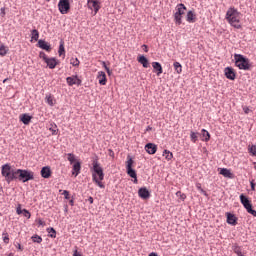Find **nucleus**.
<instances>
[{
  "label": "nucleus",
  "mask_w": 256,
  "mask_h": 256,
  "mask_svg": "<svg viewBox=\"0 0 256 256\" xmlns=\"http://www.w3.org/2000/svg\"><path fill=\"white\" fill-rule=\"evenodd\" d=\"M79 173H81V162L77 161L73 164L72 175H74V177H77Z\"/></svg>",
  "instance_id": "obj_15"
},
{
  "label": "nucleus",
  "mask_w": 256,
  "mask_h": 256,
  "mask_svg": "<svg viewBox=\"0 0 256 256\" xmlns=\"http://www.w3.org/2000/svg\"><path fill=\"white\" fill-rule=\"evenodd\" d=\"M234 253H236L238 256H239V254L242 255L241 249H239V247H236V248L234 249Z\"/></svg>",
  "instance_id": "obj_49"
},
{
  "label": "nucleus",
  "mask_w": 256,
  "mask_h": 256,
  "mask_svg": "<svg viewBox=\"0 0 256 256\" xmlns=\"http://www.w3.org/2000/svg\"><path fill=\"white\" fill-rule=\"evenodd\" d=\"M248 153H250V155H252V157H256V145H249Z\"/></svg>",
  "instance_id": "obj_30"
},
{
  "label": "nucleus",
  "mask_w": 256,
  "mask_h": 256,
  "mask_svg": "<svg viewBox=\"0 0 256 256\" xmlns=\"http://www.w3.org/2000/svg\"><path fill=\"white\" fill-rule=\"evenodd\" d=\"M7 81H9L8 78L4 79V80H3V83H7Z\"/></svg>",
  "instance_id": "obj_60"
},
{
  "label": "nucleus",
  "mask_w": 256,
  "mask_h": 256,
  "mask_svg": "<svg viewBox=\"0 0 256 256\" xmlns=\"http://www.w3.org/2000/svg\"><path fill=\"white\" fill-rule=\"evenodd\" d=\"M145 151L148 152L149 155H155V153H157V145L148 143L145 145Z\"/></svg>",
  "instance_id": "obj_12"
},
{
  "label": "nucleus",
  "mask_w": 256,
  "mask_h": 256,
  "mask_svg": "<svg viewBox=\"0 0 256 256\" xmlns=\"http://www.w3.org/2000/svg\"><path fill=\"white\" fill-rule=\"evenodd\" d=\"M243 111H244V113H245L246 115H249V112H250L251 110L249 109V107H244V108H243Z\"/></svg>",
  "instance_id": "obj_50"
},
{
  "label": "nucleus",
  "mask_w": 256,
  "mask_h": 256,
  "mask_svg": "<svg viewBox=\"0 0 256 256\" xmlns=\"http://www.w3.org/2000/svg\"><path fill=\"white\" fill-rule=\"evenodd\" d=\"M243 17V14L237 10L235 7H230L227 12L225 19L228 21L229 25L231 27H234V29H241L243 26L241 25V18Z\"/></svg>",
  "instance_id": "obj_1"
},
{
  "label": "nucleus",
  "mask_w": 256,
  "mask_h": 256,
  "mask_svg": "<svg viewBox=\"0 0 256 256\" xmlns=\"http://www.w3.org/2000/svg\"><path fill=\"white\" fill-rule=\"evenodd\" d=\"M126 171L127 175L134 179L135 185H137L138 180H137V172L133 169V158L128 157V160L126 161Z\"/></svg>",
  "instance_id": "obj_6"
},
{
  "label": "nucleus",
  "mask_w": 256,
  "mask_h": 256,
  "mask_svg": "<svg viewBox=\"0 0 256 256\" xmlns=\"http://www.w3.org/2000/svg\"><path fill=\"white\" fill-rule=\"evenodd\" d=\"M247 213H250V215H253V217H256V211L253 210V207H251L249 210H247Z\"/></svg>",
  "instance_id": "obj_48"
},
{
  "label": "nucleus",
  "mask_w": 256,
  "mask_h": 256,
  "mask_svg": "<svg viewBox=\"0 0 256 256\" xmlns=\"http://www.w3.org/2000/svg\"><path fill=\"white\" fill-rule=\"evenodd\" d=\"M49 131H51L52 135H57V132L59 131V129H57L56 124H51V127L49 128Z\"/></svg>",
  "instance_id": "obj_37"
},
{
  "label": "nucleus",
  "mask_w": 256,
  "mask_h": 256,
  "mask_svg": "<svg viewBox=\"0 0 256 256\" xmlns=\"http://www.w3.org/2000/svg\"><path fill=\"white\" fill-rule=\"evenodd\" d=\"M224 73L227 79H230V81H235L236 74L235 70L232 67L225 68Z\"/></svg>",
  "instance_id": "obj_11"
},
{
  "label": "nucleus",
  "mask_w": 256,
  "mask_h": 256,
  "mask_svg": "<svg viewBox=\"0 0 256 256\" xmlns=\"http://www.w3.org/2000/svg\"><path fill=\"white\" fill-rule=\"evenodd\" d=\"M174 69L178 75H181L183 73V66L179 62H174Z\"/></svg>",
  "instance_id": "obj_25"
},
{
  "label": "nucleus",
  "mask_w": 256,
  "mask_h": 256,
  "mask_svg": "<svg viewBox=\"0 0 256 256\" xmlns=\"http://www.w3.org/2000/svg\"><path fill=\"white\" fill-rule=\"evenodd\" d=\"M196 187L198 191L202 192L204 195H207V192H205V190H203V188L201 187V183H197Z\"/></svg>",
  "instance_id": "obj_44"
},
{
  "label": "nucleus",
  "mask_w": 256,
  "mask_h": 256,
  "mask_svg": "<svg viewBox=\"0 0 256 256\" xmlns=\"http://www.w3.org/2000/svg\"><path fill=\"white\" fill-rule=\"evenodd\" d=\"M2 239L5 245H9V234L7 232L2 233Z\"/></svg>",
  "instance_id": "obj_36"
},
{
  "label": "nucleus",
  "mask_w": 256,
  "mask_h": 256,
  "mask_svg": "<svg viewBox=\"0 0 256 256\" xmlns=\"http://www.w3.org/2000/svg\"><path fill=\"white\" fill-rule=\"evenodd\" d=\"M87 7L94 12V15H97L101 9V0H87Z\"/></svg>",
  "instance_id": "obj_7"
},
{
  "label": "nucleus",
  "mask_w": 256,
  "mask_h": 256,
  "mask_svg": "<svg viewBox=\"0 0 256 256\" xmlns=\"http://www.w3.org/2000/svg\"><path fill=\"white\" fill-rule=\"evenodd\" d=\"M62 195H64V198H65V199H71V196H70V194H69V191H67V190H64L63 193H62Z\"/></svg>",
  "instance_id": "obj_46"
},
{
  "label": "nucleus",
  "mask_w": 256,
  "mask_h": 256,
  "mask_svg": "<svg viewBox=\"0 0 256 256\" xmlns=\"http://www.w3.org/2000/svg\"><path fill=\"white\" fill-rule=\"evenodd\" d=\"M67 157H68V161L70 162V165H73V163H77V161L75 160V154L68 153Z\"/></svg>",
  "instance_id": "obj_32"
},
{
  "label": "nucleus",
  "mask_w": 256,
  "mask_h": 256,
  "mask_svg": "<svg viewBox=\"0 0 256 256\" xmlns=\"http://www.w3.org/2000/svg\"><path fill=\"white\" fill-rule=\"evenodd\" d=\"M58 53L60 57H63V59H65V46L63 45V43L60 44Z\"/></svg>",
  "instance_id": "obj_31"
},
{
  "label": "nucleus",
  "mask_w": 256,
  "mask_h": 256,
  "mask_svg": "<svg viewBox=\"0 0 256 256\" xmlns=\"http://www.w3.org/2000/svg\"><path fill=\"white\" fill-rule=\"evenodd\" d=\"M1 11H2V15H5V9H1Z\"/></svg>",
  "instance_id": "obj_59"
},
{
  "label": "nucleus",
  "mask_w": 256,
  "mask_h": 256,
  "mask_svg": "<svg viewBox=\"0 0 256 256\" xmlns=\"http://www.w3.org/2000/svg\"><path fill=\"white\" fill-rule=\"evenodd\" d=\"M15 179H19L22 183H27V181H32L35 177L34 173L31 171L16 169Z\"/></svg>",
  "instance_id": "obj_5"
},
{
  "label": "nucleus",
  "mask_w": 256,
  "mask_h": 256,
  "mask_svg": "<svg viewBox=\"0 0 256 256\" xmlns=\"http://www.w3.org/2000/svg\"><path fill=\"white\" fill-rule=\"evenodd\" d=\"M163 157H165L167 161H171V159H173V153L169 150H164Z\"/></svg>",
  "instance_id": "obj_29"
},
{
  "label": "nucleus",
  "mask_w": 256,
  "mask_h": 256,
  "mask_svg": "<svg viewBox=\"0 0 256 256\" xmlns=\"http://www.w3.org/2000/svg\"><path fill=\"white\" fill-rule=\"evenodd\" d=\"M145 53H147L149 50L147 49V45H143Z\"/></svg>",
  "instance_id": "obj_55"
},
{
  "label": "nucleus",
  "mask_w": 256,
  "mask_h": 256,
  "mask_svg": "<svg viewBox=\"0 0 256 256\" xmlns=\"http://www.w3.org/2000/svg\"><path fill=\"white\" fill-rule=\"evenodd\" d=\"M58 9L61 15H67V13H69V10L71 9V4L69 3V0H60L58 2Z\"/></svg>",
  "instance_id": "obj_8"
},
{
  "label": "nucleus",
  "mask_w": 256,
  "mask_h": 256,
  "mask_svg": "<svg viewBox=\"0 0 256 256\" xmlns=\"http://www.w3.org/2000/svg\"><path fill=\"white\" fill-rule=\"evenodd\" d=\"M8 256H14L13 253H10Z\"/></svg>",
  "instance_id": "obj_64"
},
{
  "label": "nucleus",
  "mask_w": 256,
  "mask_h": 256,
  "mask_svg": "<svg viewBox=\"0 0 256 256\" xmlns=\"http://www.w3.org/2000/svg\"><path fill=\"white\" fill-rule=\"evenodd\" d=\"M93 173H92V180L100 189H105V184L101 181L105 179V174L103 173V168L98 161L93 162Z\"/></svg>",
  "instance_id": "obj_2"
},
{
  "label": "nucleus",
  "mask_w": 256,
  "mask_h": 256,
  "mask_svg": "<svg viewBox=\"0 0 256 256\" xmlns=\"http://www.w3.org/2000/svg\"><path fill=\"white\" fill-rule=\"evenodd\" d=\"M99 85H107V75L103 71H99L97 75Z\"/></svg>",
  "instance_id": "obj_13"
},
{
  "label": "nucleus",
  "mask_w": 256,
  "mask_h": 256,
  "mask_svg": "<svg viewBox=\"0 0 256 256\" xmlns=\"http://www.w3.org/2000/svg\"><path fill=\"white\" fill-rule=\"evenodd\" d=\"M16 248L18 249V251H23V248L21 247L20 243L16 244Z\"/></svg>",
  "instance_id": "obj_52"
},
{
  "label": "nucleus",
  "mask_w": 256,
  "mask_h": 256,
  "mask_svg": "<svg viewBox=\"0 0 256 256\" xmlns=\"http://www.w3.org/2000/svg\"><path fill=\"white\" fill-rule=\"evenodd\" d=\"M138 195L141 199H149L151 194L149 193V190H147V188H140L138 190Z\"/></svg>",
  "instance_id": "obj_16"
},
{
  "label": "nucleus",
  "mask_w": 256,
  "mask_h": 256,
  "mask_svg": "<svg viewBox=\"0 0 256 256\" xmlns=\"http://www.w3.org/2000/svg\"><path fill=\"white\" fill-rule=\"evenodd\" d=\"M2 176L5 177V181L7 183H11V181H15L17 170L12 169L11 165L5 164L1 168Z\"/></svg>",
  "instance_id": "obj_3"
},
{
  "label": "nucleus",
  "mask_w": 256,
  "mask_h": 256,
  "mask_svg": "<svg viewBox=\"0 0 256 256\" xmlns=\"http://www.w3.org/2000/svg\"><path fill=\"white\" fill-rule=\"evenodd\" d=\"M88 201H89L90 205H93V197H89Z\"/></svg>",
  "instance_id": "obj_54"
},
{
  "label": "nucleus",
  "mask_w": 256,
  "mask_h": 256,
  "mask_svg": "<svg viewBox=\"0 0 256 256\" xmlns=\"http://www.w3.org/2000/svg\"><path fill=\"white\" fill-rule=\"evenodd\" d=\"M31 39L34 41H39V31L37 29L31 31Z\"/></svg>",
  "instance_id": "obj_28"
},
{
  "label": "nucleus",
  "mask_w": 256,
  "mask_h": 256,
  "mask_svg": "<svg viewBox=\"0 0 256 256\" xmlns=\"http://www.w3.org/2000/svg\"><path fill=\"white\" fill-rule=\"evenodd\" d=\"M226 217L228 225H237V217H235V215L227 212Z\"/></svg>",
  "instance_id": "obj_17"
},
{
  "label": "nucleus",
  "mask_w": 256,
  "mask_h": 256,
  "mask_svg": "<svg viewBox=\"0 0 256 256\" xmlns=\"http://www.w3.org/2000/svg\"><path fill=\"white\" fill-rule=\"evenodd\" d=\"M38 224H39L41 227H44L45 222H44L43 220H38Z\"/></svg>",
  "instance_id": "obj_53"
},
{
  "label": "nucleus",
  "mask_w": 256,
  "mask_h": 256,
  "mask_svg": "<svg viewBox=\"0 0 256 256\" xmlns=\"http://www.w3.org/2000/svg\"><path fill=\"white\" fill-rule=\"evenodd\" d=\"M153 128L151 127V126H148L147 128H146V131H151Z\"/></svg>",
  "instance_id": "obj_56"
},
{
  "label": "nucleus",
  "mask_w": 256,
  "mask_h": 256,
  "mask_svg": "<svg viewBox=\"0 0 256 256\" xmlns=\"http://www.w3.org/2000/svg\"><path fill=\"white\" fill-rule=\"evenodd\" d=\"M67 85L69 87H73V85H77L78 87L81 86V79H79V76L73 75L66 78Z\"/></svg>",
  "instance_id": "obj_9"
},
{
  "label": "nucleus",
  "mask_w": 256,
  "mask_h": 256,
  "mask_svg": "<svg viewBox=\"0 0 256 256\" xmlns=\"http://www.w3.org/2000/svg\"><path fill=\"white\" fill-rule=\"evenodd\" d=\"M174 17H175L176 25H181V14L175 13Z\"/></svg>",
  "instance_id": "obj_41"
},
{
  "label": "nucleus",
  "mask_w": 256,
  "mask_h": 256,
  "mask_svg": "<svg viewBox=\"0 0 256 256\" xmlns=\"http://www.w3.org/2000/svg\"><path fill=\"white\" fill-rule=\"evenodd\" d=\"M70 205H73V200H70Z\"/></svg>",
  "instance_id": "obj_63"
},
{
  "label": "nucleus",
  "mask_w": 256,
  "mask_h": 256,
  "mask_svg": "<svg viewBox=\"0 0 256 256\" xmlns=\"http://www.w3.org/2000/svg\"><path fill=\"white\" fill-rule=\"evenodd\" d=\"M73 256H83V254H81L80 252L75 250L74 253H73Z\"/></svg>",
  "instance_id": "obj_51"
},
{
  "label": "nucleus",
  "mask_w": 256,
  "mask_h": 256,
  "mask_svg": "<svg viewBox=\"0 0 256 256\" xmlns=\"http://www.w3.org/2000/svg\"><path fill=\"white\" fill-rule=\"evenodd\" d=\"M138 63H140L145 69L149 67V60L145 56H139L137 58Z\"/></svg>",
  "instance_id": "obj_22"
},
{
  "label": "nucleus",
  "mask_w": 256,
  "mask_h": 256,
  "mask_svg": "<svg viewBox=\"0 0 256 256\" xmlns=\"http://www.w3.org/2000/svg\"><path fill=\"white\" fill-rule=\"evenodd\" d=\"M22 215L26 217V219H31V212H29L27 209H23Z\"/></svg>",
  "instance_id": "obj_40"
},
{
  "label": "nucleus",
  "mask_w": 256,
  "mask_h": 256,
  "mask_svg": "<svg viewBox=\"0 0 256 256\" xmlns=\"http://www.w3.org/2000/svg\"><path fill=\"white\" fill-rule=\"evenodd\" d=\"M46 103H48L50 107H53V105H55V99H53V96H46Z\"/></svg>",
  "instance_id": "obj_33"
},
{
  "label": "nucleus",
  "mask_w": 256,
  "mask_h": 256,
  "mask_svg": "<svg viewBox=\"0 0 256 256\" xmlns=\"http://www.w3.org/2000/svg\"><path fill=\"white\" fill-rule=\"evenodd\" d=\"M251 189L255 190V184L254 183H251Z\"/></svg>",
  "instance_id": "obj_57"
},
{
  "label": "nucleus",
  "mask_w": 256,
  "mask_h": 256,
  "mask_svg": "<svg viewBox=\"0 0 256 256\" xmlns=\"http://www.w3.org/2000/svg\"><path fill=\"white\" fill-rule=\"evenodd\" d=\"M33 243H42L43 242V238H41V236L39 235H34L31 237Z\"/></svg>",
  "instance_id": "obj_34"
},
{
  "label": "nucleus",
  "mask_w": 256,
  "mask_h": 256,
  "mask_svg": "<svg viewBox=\"0 0 256 256\" xmlns=\"http://www.w3.org/2000/svg\"><path fill=\"white\" fill-rule=\"evenodd\" d=\"M186 10H187V7H185V4H179L177 6V12L176 13L178 15H184Z\"/></svg>",
  "instance_id": "obj_26"
},
{
  "label": "nucleus",
  "mask_w": 256,
  "mask_h": 256,
  "mask_svg": "<svg viewBox=\"0 0 256 256\" xmlns=\"http://www.w3.org/2000/svg\"><path fill=\"white\" fill-rule=\"evenodd\" d=\"M201 135L204 138L203 141H205L207 143V141H209L211 139V134L209 133V131L202 129L201 130Z\"/></svg>",
  "instance_id": "obj_24"
},
{
  "label": "nucleus",
  "mask_w": 256,
  "mask_h": 256,
  "mask_svg": "<svg viewBox=\"0 0 256 256\" xmlns=\"http://www.w3.org/2000/svg\"><path fill=\"white\" fill-rule=\"evenodd\" d=\"M186 21H188V23H195V14L193 13V11H189L187 13Z\"/></svg>",
  "instance_id": "obj_27"
},
{
  "label": "nucleus",
  "mask_w": 256,
  "mask_h": 256,
  "mask_svg": "<svg viewBox=\"0 0 256 256\" xmlns=\"http://www.w3.org/2000/svg\"><path fill=\"white\" fill-rule=\"evenodd\" d=\"M220 175H223V177H227L228 179H233V173L227 168L220 169Z\"/></svg>",
  "instance_id": "obj_21"
},
{
  "label": "nucleus",
  "mask_w": 256,
  "mask_h": 256,
  "mask_svg": "<svg viewBox=\"0 0 256 256\" xmlns=\"http://www.w3.org/2000/svg\"><path fill=\"white\" fill-rule=\"evenodd\" d=\"M38 47H40V49H44V51H51V45H49L45 40H39Z\"/></svg>",
  "instance_id": "obj_19"
},
{
  "label": "nucleus",
  "mask_w": 256,
  "mask_h": 256,
  "mask_svg": "<svg viewBox=\"0 0 256 256\" xmlns=\"http://www.w3.org/2000/svg\"><path fill=\"white\" fill-rule=\"evenodd\" d=\"M44 63L47 64V67H49V69H55L58 62L55 58H48Z\"/></svg>",
  "instance_id": "obj_18"
},
{
  "label": "nucleus",
  "mask_w": 256,
  "mask_h": 256,
  "mask_svg": "<svg viewBox=\"0 0 256 256\" xmlns=\"http://www.w3.org/2000/svg\"><path fill=\"white\" fill-rule=\"evenodd\" d=\"M16 213L17 215H22L23 209L21 208V204H18V206L16 207Z\"/></svg>",
  "instance_id": "obj_45"
},
{
  "label": "nucleus",
  "mask_w": 256,
  "mask_h": 256,
  "mask_svg": "<svg viewBox=\"0 0 256 256\" xmlns=\"http://www.w3.org/2000/svg\"><path fill=\"white\" fill-rule=\"evenodd\" d=\"M39 57L40 59H43L44 62H46L49 59V57H47V54H45V52H40Z\"/></svg>",
  "instance_id": "obj_42"
},
{
  "label": "nucleus",
  "mask_w": 256,
  "mask_h": 256,
  "mask_svg": "<svg viewBox=\"0 0 256 256\" xmlns=\"http://www.w3.org/2000/svg\"><path fill=\"white\" fill-rule=\"evenodd\" d=\"M240 202L242 203L246 211H248L251 207H253L249 198H247V196H244L243 194L240 195Z\"/></svg>",
  "instance_id": "obj_10"
},
{
  "label": "nucleus",
  "mask_w": 256,
  "mask_h": 256,
  "mask_svg": "<svg viewBox=\"0 0 256 256\" xmlns=\"http://www.w3.org/2000/svg\"><path fill=\"white\" fill-rule=\"evenodd\" d=\"M176 195H177V197H179V196L181 195V191H178V192L176 193Z\"/></svg>",
  "instance_id": "obj_58"
},
{
  "label": "nucleus",
  "mask_w": 256,
  "mask_h": 256,
  "mask_svg": "<svg viewBox=\"0 0 256 256\" xmlns=\"http://www.w3.org/2000/svg\"><path fill=\"white\" fill-rule=\"evenodd\" d=\"M41 177H43L44 179H49V177H51V167L49 166H45L41 169Z\"/></svg>",
  "instance_id": "obj_14"
},
{
  "label": "nucleus",
  "mask_w": 256,
  "mask_h": 256,
  "mask_svg": "<svg viewBox=\"0 0 256 256\" xmlns=\"http://www.w3.org/2000/svg\"><path fill=\"white\" fill-rule=\"evenodd\" d=\"M182 199H185V194L180 195Z\"/></svg>",
  "instance_id": "obj_61"
},
{
  "label": "nucleus",
  "mask_w": 256,
  "mask_h": 256,
  "mask_svg": "<svg viewBox=\"0 0 256 256\" xmlns=\"http://www.w3.org/2000/svg\"><path fill=\"white\" fill-rule=\"evenodd\" d=\"M79 59L75 58L71 60V65H73V67H79Z\"/></svg>",
  "instance_id": "obj_43"
},
{
  "label": "nucleus",
  "mask_w": 256,
  "mask_h": 256,
  "mask_svg": "<svg viewBox=\"0 0 256 256\" xmlns=\"http://www.w3.org/2000/svg\"><path fill=\"white\" fill-rule=\"evenodd\" d=\"M48 233L50 234V237L52 239H55V237H57V231H55L53 228H48Z\"/></svg>",
  "instance_id": "obj_39"
},
{
  "label": "nucleus",
  "mask_w": 256,
  "mask_h": 256,
  "mask_svg": "<svg viewBox=\"0 0 256 256\" xmlns=\"http://www.w3.org/2000/svg\"><path fill=\"white\" fill-rule=\"evenodd\" d=\"M103 67L106 70V72L108 73V75H111V69H109V67H107V64L105 62H103Z\"/></svg>",
  "instance_id": "obj_47"
},
{
  "label": "nucleus",
  "mask_w": 256,
  "mask_h": 256,
  "mask_svg": "<svg viewBox=\"0 0 256 256\" xmlns=\"http://www.w3.org/2000/svg\"><path fill=\"white\" fill-rule=\"evenodd\" d=\"M235 65L239 69H242L244 71H249L251 69V63H249V59L245 58L241 54H235Z\"/></svg>",
  "instance_id": "obj_4"
},
{
  "label": "nucleus",
  "mask_w": 256,
  "mask_h": 256,
  "mask_svg": "<svg viewBox=\"0 0 256 256\" xmlns=\"http://www.w3.org/2000/svg\"><path fill=\"white\" fill-rule=\"evenodd\" d=\"M253 165H254V169L256 170V162H254Z\"/></svg>",
  "instance_id": "obj_62"
},
{
  "label": "nucleus",
  "mask_w": 256,
  "mask_h": 256,
  "mask_svg": "<svg viewBox=\"0 0 256 256\" xmlns=\"http://www.w3.org/2000/svg\"><path fill=\"white\" fill-rule=\"evenodd\" d=\"M31 119H33V117H31L29 114H22V115H20V121L24 125H29V123H31Z\"/></svg>",
  "instance_id": "obj_20"
},
{
  "label": "nucleus",
  "mask_w": 256,
  "mask_h": 256,
  "mask_svg": "<svg viewBox=\"0 0 256 256\" xmlns=\"http://www.w3.org/2000/svg\"><path fill=\"white\" fill-rule=\"evenodd\" d=\"M190 139H191L192 143H197V141L199 139V136H197V133L191 132L190 133Z\"/></svg>",
  "instance_id": "obj_35"
},
{
  "label": "nucleus",
  "mask_w": 256,
  "mask_h": 256,
  "mask_svg": "<svg viewBox=\"0 0 256 256\" xmlns=\"http://www.w3.org/2000/svg\"><path fill=\"white\" fill-rule=\"evenodd\" d=\"M7 47L5 45L0 46V56L5 57L7 55Z\"/></svg>",
  "instance_id": "obj_38"
},
{
  "label": "nucleus",
  "mask_w": 256,
  "mask_h": 256,
  "mask_svg": "<svg viewBox=\"0 0 256 256\" xmlns=\"http://www.w3.org/2000/svg\"><path fill=\"white\" fill-rule=\"evenodd\" d=\"M152 67H153V69H155V71H157L158 77H159V75H161L163 73V67L161 66V63L153 62Z\"/></svg>",
  "instance_id": "obj_23"
}]
</instances>
